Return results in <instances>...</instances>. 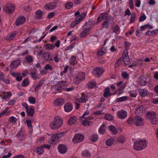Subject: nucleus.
Segmentation results:
<instances>
[{"instance_id":"nucleus-1","label":"nucleus","mask_w":158,"mask_h":158,"mask_svg":"<svg viewBox=\"0 0 158 158\" xmlns=\"http://www.w3.org/2000/svg\"><path fill=\"white\" fill-rule=\"evenodd\" d=\"M148 142L145 140H136L133 145V148L135 150L139 151L143 150L147 146Z\"/></svg>"},{"instance_id":"nucleus-2","label":"nucleus","mask_w":158,"mask_h":158,"mask_svg":"<svg viewBox=\"0 0 158 158\" xmlns=\"http://www.w3.org/2000/svg\"><path fill=\"white\" fill-rule=\"evenodd\" d=\"M62 124V118L59 116H56L54 118V121L50 123V126L52 129H57L60 128Z\"/></svg>"},{"instance_id":"nucleus-3","label":"nucleus","mask_w":158,"mask_h":158,"mask_svg":"<svg viewBox=\"0 0 158 158\" xmlns=\"http://www.w3.org/2000/svg\"><path fill=\"white\" fill-rule=\"evenodd\" d=\"M3 9L6 13L9 14H12L15 10V6L10 3H8L5 5Z\"/></svg>"},{"instance_id":"nucleus-4","label":"nucleus","mask_w":158,"mask_h":158,"mask_svg":"<svg viewBox=\"0 0 158 158\" xmlns=\"http://www.w3.org/2000/svg\"><path fill=\"white\" fill-rule=\"evenodd\" d=\"M62 135L61 133H59L54 134L48 140V142L50 144H55L58 142L59 138Z\"/></svg>"},{"instance_id":"nucleus-5","label":"nucleus","mask_w":158,"mask_h":158,"mask_svg":"<svg viewBox=\"0 0 158 158\" xmlns=\"http://www.w3.org/2000/svg\"><path fill=\"white\" fill-rule=\"evenodd\" d=\"M85 74L84 73L82 72L79 73L74 79V83L76 85L78 84L81 81L85 79Z\"/></svg>"},{"instance_id":"nucleus-6","label":"nucleus","mask_w":158,"mask_h":158,"mask_svg":"<svg viewBox=\"0 0 158 158\" xmlns=\"http://www.w3.org/2000/svg\"><path fill=\"white\" fill-rule=\"evenodd\" d=\"M84 139L83 135L79 134H76L74 135V136L73 139V141L74 143L81 142Z\"/></svg>"},{"instance_id":"nucleus-7","label":"nucleus","mask_w":158,"mask_h":158,"mask_svg":"<svg viewBox=\"0 0 158 158\" xmlns=\"http://www.w3.org/2000/svg\"><path fill=\"white\" fill-rule=\"evenodd\" d=\"M40 66V64L38 63L35 67L33 68V70L30 73L31 78L33 80H35L40 79V77L38 74H37L36 67H39Z\"/></svg>"},{"instance_id":"nucleus-8","label":"nucleus","mask_w":158,"mask_h":158,"mask_svg":"<svg viewBox=\"0 0 158 158\" xmlns=\"http://www.w3.org/2000/svg\"><path fill=\"white\" fill-rule=\"evenodd\" d=\"M26 134L25 130L21 128L20 130L17 134L16 137L18 139L23 140L25 139L26 138Z\"/></svg>"},{"instance_id":"nucleus-9","label":"nucleus","mask_w":158,"mask_h":158,"mask_svg":"<svg viewBox=\"0 0 158 158\" xmlns=\"http://www.w3.org/2000/svg\"><path fill=\"white\" fill-rule=\"evenodd\" d=\"M104 72L103 68L101 67H98L94 69L92 71L93 74L95 77H99L102 75Z\"/></svg>"},{"instance_id":"nucleus-10","label":"nucleus","mask_w":158,"mask_h":158,"mask_svg":"<svg viewBox=\"0 0 158 158\" xmlns=\"http://www.w3.org/2000/svg\"><path fill=\"white\" fill-rule=\"evenodd\" d=\"M109 14L108 11L101 13L98 17L97 21L101 22L102 20H109Z\"/></svg>"},{"instance_id":"nucleus-11","label":"nucleus","mask_w":158,"mask_h":158,"mask_svg":"<svg viewBox=\"0 0 158 158\" xmlns=\"http://www.w3.org/2000/svg\"><path fill=\"white\" fill-rule=\"evenodd\" d=\"M116 115L118 118L122 120L127 117V113L126 111L121 110L117 112Z\"/></svg>"},{"instance_id":"nucleus-12","label":"nucleus","mask_w":158,"mask_h":158,"mask_svg":"<svg viewBox=\"0 0 158 158\" xmlns=\"http://www.w3.org/2000/svg\"><path fill=\"white\" fill-rule=\"evenodd\" d=\"M135 125L137 126H140L143 125L144 119L139 116H136L135 117Z\"/></svg>"},{"instance_id":"nucleus-13","label":"nucleus","mask_w":158,"mask_h":158,"mask_svg":"<svg viewBox=\"0 0 158 158\" xmlns=\"http://www.w3.org/2000/svg\"><path fill=\"white\" fill-rule=\"evenodd\" d=\"M57 3L56 2H51L46 4L44 8L47 10H50L54 9L56 6Z\"/></svg>"},{"instance_id":"nucleus-14","label":"nucleus","mask_w":158,"mask_h":158,"mask_svg":"<svg viewBox=\"0 0 158 158\" xmlns=\"http://www.w3.org/2000/svg\"><path fill=\"white\" fill-rule=\"evenodd\" d=\"M123 60L124 63L126 64H128L130 59L128 55V52L127 50H124L123 53Z\"/></svg>"},{"instance_id":"nucleus-15","label":"nucleus","mask_w":158,"mask_h":158,"mask_svg":"<svg viewBox=\"0 0 158 158\" xmlns=\"http://www.w3.org/2000/svg\"><path fill=\"white\" fill-rule=\"evenodd\" d=\"M59 152L61 154H64L67 151V148L65 145L60 144L58 147Z\"/></svg>"},{"instance_id":"nucleus-16","label":"nucleus","mask_w":158,"mask_h":158,"mask_svg":"<svg viewBox=\"0 0 158 158\" xmlns=\"http://www.w3.org/2000/svg\"><path fill=\"white\" fill-rule=\"evenodd\" d=\"M26 19L24 16L18 17L15 21L16 25L18 26L23 24L25 21Z\"/></svg>"},{"instance_id":"nucleus-17","label":"nucleus","mask_w":158,"mask_h":158,"mask_svg":"<svg viewBox=\"0 0 158 158\" xmlns=\"http://www.w3.org/2000/svg\"><path fill=\"white\" fill-rule=\"evenodd\" d=\"M83 31L81 32L80 36L81 37H84L87 35L90 32V27H84Z\"/></svg>"},{"instance_id":"nucleus-18","label":"nucleus","mask_w":158,"mask_h":158,"mask_svg":"<svg viewBox=\"0 0 158 158\" xmlns=\"http://www.w3.org/2000/svg\"><path fill=\"white\" fill-rule=\"evenodd\" d=\"M138 90L139 95L142 97H145L149 95V92L147 89H139Z\"/></svg>"},{"instance_id":"nucleus-19","label":"nucleus","mask_w":158,"mask_h":158,"mask_svg":"<svg viewBox=\"0 0 158 158\" xmlns=\"http://www.w3.org/2000/svg\"><path fill=\"white\" fill-rule=\"evenodd\" d=\"M146 115L147 119L150 121L156 117V114L153 111L147 112Z\"/></svg>"},{"instance_id":"nucleus-20","label":"nucleus","mask_w":158,"mask_h":158,"mask_svg":"<svg viewBox=\"0 0 158 158\" xmlns=\"http://www.w3.org/2000/svg\"><path fill=\"white\" fill-rule=\"evenodd\" d=\"M126 85L127 83H124L120 87L116 90L113 94H111L109 92V96L115 94H118V95L119 91L123 90L126 87Z\"/></svg>"},{"instance_id":"nucleus-21","label":"nucleus","mask_w":158,"mask_h":158,"mask_svg":"<svg viewBox=\"0 0 158 158\" xmlns=\"http://www.w3.org/2000/svg\"><path fill=\"white\" fill-rule=\"evenodd\" d=\"M43 57L44 60L47 61H52V56L51 54L48 52H45L43 55Z\"/></svg>"},{"instance_id":"nucleus-22","label":"nucleus","mask_w":158,"mask_h":158,"mask_svg":"<svg viewBox=\"0 0 158 158\" xmlns=\"http://www.w3.org/2000/svg\"><path fill=\"white\" fill-rule=\"evenodd\" d=\"M145 111L144 107L143 106H140L137 108L135 110V113L136 115H140L144 113Z\"/></svg>"},{"instance_id":"nucleus-23","label":"nucleus","mask_w":158,"mask_h":158,"mask_svg":"<svg viewBox=\"0 0 158 158\" xmlns=\"http://www.w3.org/2000/svg\"><path fill=\"white\" fill-rule=\"evenodd\" d=\"M88 97L85 95H83L82 97L76 99V102L79 103H85L88 100Z\"/></svg>"},{"instance_id":"nucleus-24","label":"nucleus","mask_w":158,"mask_h":158,"mask_svg":"<svg viewBox=\"0 0 158 158\" xmlns=\"http://www.w3.org/2000/svg\"><path fill=\"white\" fill-rule=\"evenodd\" d=\"M66 82L63 81H59L58 84L57 85H56L54 87V89L55 90L58 91L61 89L63 90V88L62 86V84H65Z\"/></svg>"},{"instance_id":"nucleus-25","label":"nucleus","mask_w":158,"mask_h":158,"mask_svg":"<svg viewBox=\"0 0 158 158\" xmlns=\"http://www.w3.org/2000/svg\"><path fill=\"white\" fill-rule=\"evenodd\" d=\"M65 100L64 99L59 98L55 100L54 102V104L56 106L62 105L64 102Z\"/></svg>"},{"instance_id":"nucleus-26","label":"nucleus","mask_w":158,"mask_h":158,"mask_svg":"<svg viewBox=\"0 0 158 158\" xmlns=\"http://www.w3.org/2000/svg\"><path fill=\"white\" fill-rule=\"evenodd\" d=\"M77 119V117L76 116H73L70 117L67 123L69 125H72L74 124Z\"/></svg>"},{"instance_id":"nucleus-27","label":"nucleus","mask_w":158,"mask_h":158,"mask_svg":"<svg viewBox=\"0 0 158 158\" xmlns=\"http://www.w3.org/2000/svg\"><path fill=\"white\" fill-rule=\"evenodd\" d=\"M27 115L30 117L32 116L34 113V109L33 106H30V108L26 110Z\"/></svg>"},{"instance_id":"nucleus-28","label":"nucleus","mask_w":158,"mask_h":158,"mask_svg":"<svg viewBox=\"0 0 158 158\" xmlns=\"http://www.w3.org/2000/svg\"><path fill=\"white\" fill-rule=\"evenodd\" d=\"M96 85V82L93 80H91L89 81L87 83L86 87H87L89 89L93 88L94 86Z\"/></svg>"},{"instance_id":"nucleus-29","label":"nucleus","mask_w":158,"mask_h":158,"mask_svg":"<svg viewBox=\"0 0 158 158\" xmlns=\"http://www.w3.org/2000/svg\"><path fill=\"white\" fill-rule=\"evenodd\" d=\"M20 64L19 60H17L12 61L10 64V66L11 68H16L17 66Z\"/></svg>"},{"instance_id":"nucleus-30","label":"nucleus","mask_w":158,"mask_h":158,"mask_svg":"<svg viewBox=\"0 0 158 158\" xmlns=\"http://www.w3.org/2000/svg\"><path fill=\"white\" fill-rule=\"evenodd\" d=\"M64 108L65 111L66 112H69L71 111L73 109V106L70 103H67L64 105Z\"/></svg>"},{"instance_id":"nucleus-31","label":"nucleus","mask_w":158,"mask_h":158,"mask_svg":"<svg viewBox=\"0 0 158 158\" xmlns=\"http://www.w3.org/2000/svg\"><path fill=\"white\" fill-rule=\"evenodd\" d=\"M109 130L113 135H115L118 133V130L114 126L112 125L109 126Z\"/></svg>"},{"instance_id":"nucleus-32","label":"nucleus","mask_w":158,"mask_h":158,"mask_svg":"<svg viewBox=\"0 0 158 158\" xmlns=\"http://www.w3.org/2000/svg\"><path fill=\"white\" fill-rule=\"evenodd\" d=\"M106 131V126L105 124H103L100 127L98 131L101 134L103 135L105 134Z\"/></svg>"},{"instance_id":"nucleus-33","label":"nucleus","mask_w":158,"mask_h":158,"mask_svg":"<svg viewBox=\"0 0 158 158\" xmlns=\"http://www.w3.org/2000/svg\"><path fill=\"white\" fill-rule=\"evenodd\" d=\"M107 50L104 47L102 48L99 50L97 52V55L99 56H101L107 52Z\"/></svg>"},{"instance_id":"nucleus-34","label":"nucleus","mask_w":158,"mask_h":158,"mask_svg":"<svg viewBox=\"0 0 158 158\" xmlns=\"http://www.w3.org/2000/svg\"><path fill=\"white\" fill-rule=\"evenodd\" d=\"M3 94H4V96L2 98L4 99H9L12 96L11 93L10 92H3Z\"/></svg>"},{"instance_id":"nucleus-35","label":"nucleus","mask_w":158,"mask_h":158,"mask_svg":"<svg viewBox=\"0 0 158 158\" xmlns=\"http://www.w3.org/2000/svg\"><path fill=\"white\" fill-rule=\"evenodd\" d=\"M113 31L116 34H118L120 32V27L117 25L113 26L112 27Z\"/></svg>"},{"instance_id":"nucleus-36","label":"nucleus","mask_w":158,"mask_h":158,"mask_svg":"<svg viewBox=\"0 0 158 158\" xmlns=\"http://www.w3.org/2000/svg\"><path fill=\"white\" fill-rule=\"evenodd\" d=\"M93 124V122L88 121L85 119L84 120L82 121L81 122V124L85 127L88 126Z\"/></svg>"},{"instance_id":"nucleus-37","label":"nucleus","mask_w":158,"mask_h":158,"mask_svg":"<svg viewBox=\"0 0 158 158\" xmlns=\"http://www.w3.org/2000/svg\"><path fill=\"white\" fill-rule=\"evenodd\" d=\"M55 46L52 44H45L44 47L45 49L48 50H52L55 48Z\"/></svg>"},{"instance_id":"nucleus-38","label":"nucleus","mask_w":158,"mask_h":158,"mask_svg":"<svg viewBox=\"0 0 158 158\" xmlns=\"http://www.w3.org/2000/svg\"><path fill=\"white\" fill-rule=\"evenodd\" d=\"M27 62L28 64H30L33 62V58L30 55H27L25 57Z\"/></svg>"},{"instance_id":"nucleus-39","label":"nucleus","mask_w":158,"mask_h":158,"mask_svg":"<svg viewBox=\"0 0 158 158\" xmlns=\"http://www.w3.org/2000/svg\"><path fill=\"white\" fill-rule=\"evenodd\" d=\"M44 80H41L40 81L38 85H37L35 86V92L38 91V89H39V88L44 83Z\"/></svg>"},{"instance_id":"nucleus-40","label":"nucleus","mask_w":158,"mask_h":158,"mask_svg":"<svg viewBox=\"0 0 158 158\" xmlns=\"http://www.w3.org/2000/svg\"><path fill=\"white\" fill-rule=\"evenodd\" d=\"M76 59V56H72L69 60V64L71 65H74L75 64V61Z\"/></svg>"},{"instance_id":"nucleus-41","label":"nucleus","mask_w":158,"mask_h":158,"mask_svg":"<svg viewBox=\"0 0 158 158\" xmlns=\"http://www.w3.org/2000/svg\"><path fill=\"white\" fill-rule=\"evenodd\" d=\"M36 151L37 153L39 155H41L44 152V149L42 146L37 148Z\"/></svg>"},{"instance_id":"nucleus-42","label":"nucleus","mask_w":158,"mask_h":158,"mask_svg":"<svg viewBox=\"0 0 158 158\" xmlns=\"http://www.w3.org/2000/svg\"><path fill=\"white\" fill-rule=\"evenodd\" d=\"M127 122L129 125L135 124V117L134 118L132 117H129L127 120Z\"/></svg>"},{"instance_id":"nucleus-43","label":"nucleus","mask_w":158,"mask_h":158,"mask_svg":"<svg viewBox=\"0 0 158 158\" xmlns=\"http://www.w3.org/2000/svg\"><path fill=\"white\" fill-rule=\"evenodd\" d=\"M82 155L85 157L89 158L91 156L90 152L87 150H85L83 151L82 152Z\"/></svg>"},{"instance_id":"nucleus-44","label":"nucleus","mask_w":158,"mask_h":158,"mask_svg":"<svg viewBox=\"0 0 158 158\" xmlns=\"http://www.w3.org/2000/svg\"><path fill=\"white\" fill-rule=\"evenodd\" d=\"M129 93L130 96L131 97L133 98H135L138 94L137 91L134 90L130 91L129 92Z\"/></svg>"},{"instance_id":"nucleus-45","label":"nucleus","mask_w":158,"mask_h":158,"mask_svg":"<svg viewBox=\"0 0 158 158\" xmlns=\"http://www.w3.org/2000/svg\"><path fill=\"white\" fill-rule=\"evenodd\" d=\"M16 31H13L12 33L6 36V39L9 40H12L13 38L16 35Z\"/></svg>"},{"instance_id":"nucleus-46","label":"nucleus","mask_w":158,"mask_h":158,"mask_svg":"<svg viewBox=\"0 0 158 158\" xmlns=\"http://www.w3.org/2000/svg\"><path fill=\"white\" fill-rule=\"evenodd\" d=\"M43 13L40 10H38L35 12L36 17L38 19H40L42 18Z\"/></svg>"},{"instance_id":"nucleus-47","label":"nucleus","mask_w":158,"mask_h":158,"mask_svg":"<svg viewBox=\"0 0 158 158\" xmlns=\"http://www.w3.org/2000/svg\"><path fill=\"white\" fill-rule=\"evenodd\" d=\"M128 97L127 96H123L116 99V101L117 102H121L123 101H126L127 100Z\"/></svg>"},{"instance_id":"nucleus-48","label":"nucleus","mask_w":158,"mask_h":158,"mask_svg":"<svg viewBox=\"0 0 158 158\" xmlns=\"http://www.w3.org/2000/svg\"><path fill=\"white\" fill-rule=\"evenodd\" d=\"M94 23L91 21H89L87 22L86 23L85 25L83 26L84 27H90V30L91 27L94 25Z\"/></svg>"},{"instance_id":"nucleus-49","label":"nucleus","mask_w":158,"mask_h":158,"mask_svg":"<svg viewBox=\"0 0 158 158\" xmlns=\"http://www.w3.org/2000/svg\"><path fill=\"white\" fill-rule=\"evenodd\" d=\"M29 83V81L28 79L26 78L23 81L22 85L23 87H25L27 86Z\"/></svg>"},{"instance_id":"nucleus-50","label":"nucleus","mask_w":158,"mask_h":158,"mask_svg":"<svg viewBox=\"0 0 158 158\" xmlns=\"http://www.w3.org/2000/svg\"><path fill=\"white\" fill-rule=\"evenodd\" d=\"M17 119L16 118L13 116H12L9 118V122L10 123L15 124L17 122Z\"/></svg>"},{"instance_id":"nucleus-51","label":"nucleus","mask_w":158,"mask_h":158,"mask_svg":"<svg viewBox=\"0 0 158 158\" xmlns=\"http://www.w3.org/2000/svg\"><path fill=\"white\" fill-rule=\"evenodd\" d=\"M140 83L141 85L142 86L145 85L146 84V78L143 77H141L140 78Z\"/></svg>"},{"instance_id":"nucleus-52","label":"nucleus","mask_w":158,"mask_h":158,"mask_svg":"<svg viewBox=\"0 0 158 158\" xmlns=\"http://www.w3.org/2000/svg\"><path fill=\"white\" fill-rule=\"evenodd\" d=\"M136 16V15L135 13H133L132 14L130 19V23H133L135 21Z\"/></svg>"},{"instance_id":"nucleus-53","label":"nucleus","mask_w":158,"mask_h":158,"mask_svg":"<svg viewBox=\"0 0 158 158\" xmlns=\"http://www.w3.org/2000/svg\"><path fill=\"white\" fill-rule=\"evenodd\" d=\"M29 102L31 104H35V99L33 97H30L28 98Z\"/></svg>"},{"instance_id":"nucleus-54","label":"nucleus","mask_w":158,"mask_h":158,"mask_svg":"<svg viewBox=\"0 0 158 158\" xmlns=\"http://www.w3.org/2000/svg\"><path fill=\"white\" fill-rule=\"evenodd\" d=\"M117 140L120 143H123L125 141V138L123 136H120L118 138Z\"/></svg>"},{"instance_id":"nucleus-55","label":"nucleus","mask_w":158,"mask_h":158,"mask_svg":"<svg viewBox=\"0 0 158 158\" xmlns=\"http://www.w3.org/2000/svg\"><path fill=\"white\" fill-rule=\"evenodd\" d=\"M98 136L97 135L94 134L92 135L91 137V140L94 142H95L98 139Z\"/></svg>"},{"instance_id":"nucleus-56","label":"nucleus","mask_w":158,"mask_h":158,"mask_svg":"<svg viewBox=\"0 0 158 158\" xmlns=\"http://www.w3.org/2000/svg\"><path fill=\"white\" fill-rule=\"evenodd\" d=\"M45 70H49L52 71L53 70V67L50 65V64H48L46 65L44 68Z\"/></svg>"},{"instance_id":"nucleus-57","label":"nucleus","mask_w":158,"mask_h":158,"mask_svg":"<svg viewBox=\"0 0 158 158\" xmlns=\"http://www.w3.org/2000/svg\"><path fill=\"white\" fill-rule=\"evenodd\" d=\"M73 5L72 2H70L66 3L65 5V7L67 9H70L72 7Z\"/></svg>"},{"instance_id":"nucleus-58","label":"nucleus","mask_w":158,"mask_h":158,"mask_svg":"<svg viewBox=\"0 0 158 158\" xmlns=\"http://www.w3.org/2000/svg\"><path fill=\"white\" fill-rule=\"evenodd\" d=\"M146 17L145 15L143 13L141 15L139 18V20L140 22H143L146 19Z\"/></svg>"},{"instance_id":"nucleus-59","label":"nucleus","mask_w":158,"mask_h":158,"mask_svg":"<svg viewBox=\"0 0 158 158\" xmlns=\"http://www.w3.org/2000/svg\"><path fill=\"white\" fill-rule=\"evenodd\" d=\"M109 20H105L102 23V26L103 28H107L109 26Z\"/></svg>"},{"instance_id":"nucleus-60","label":"nucleus","mask_w":158,"mask_h":158,"mask_svg":"<svg viewBox=\"0 0 158 158\" xmlns=\"http://www.w3.org/2000/svg\"><path fill=\"white\" fill-rule=\"evenodd\" d=\"M89 111L88 110H87L85 111V112L83 114V115L80 118V119L81 120H82L83 119L85 118V116H87L89 115Z\"/></svg>"},{"instance_id":"nucleus-61","label":"nucleus","mask_w":158,"mask_h":158,"mask_svg":"<svg viewBox=\"0 0 158 158\" xmlns=\"http://www.w3.org/2000/svg\"><path fill=\"white\" fill-rule=\"evenodd\" d=\"M115 143V140L114 138L112 137L109 139V146L114 144Z\"/></svg>"},{"instance_id":"nucleus-62","label":"nucleus","mask_w":158,"mask_h":158,"mask_svg":"<svg viewBox=\"0 0 158 158\" xmlns=\"http://www.w3.org/2000/svg\"><path fill=\"white\" fill-rule=\"evenodd\" d=\"M109 96V87H107L105 90V92L104 94V96L105 97L107 98Z\"/></svg>"},{"instance_id":"nucleus-63","label":"nucleus","mask_w":158,"mask_h":158,"mask_svg":"<svg viewBox=\"0 0 158 158\" xmlns=\"http://www.w3.org/2000/svg\"><path fill=\"white\" fill-rule=\"evenodd\" d=\"M131 46V44L128 42L125 41V49L124 50H127H127L129 47Z\"/></svg>"},{"instance_id":"nucleus-64","label":"nucleus","mask_w":158,"mask_h":158,"mask_svg":"<svg viewBox=\"0 0 158 158\" xmlns=\"http://www.w3.org/2000/svg\"><path fill=\"white\" fill-rule=\"evenodd\" d=\"M122 62V59L120 58L118 59L115 64V66L116 67H118L121 64Z\"/></svg>"}]
</instances>
